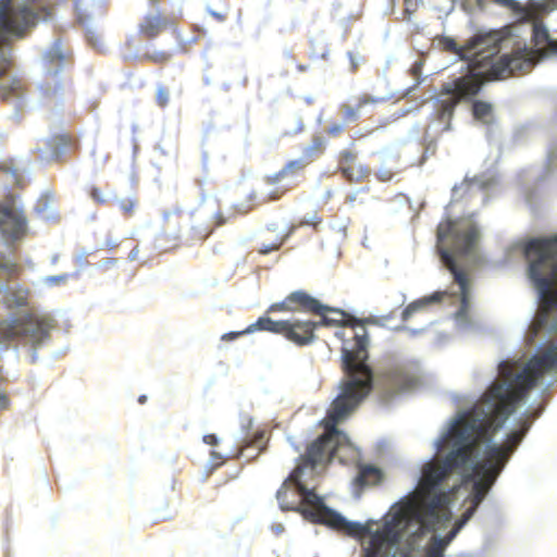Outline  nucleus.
<instances>
[{
	"instance_id": "nucleus-45",
	"label": "nucleus",
	"mask_w": 557,
	"mask_h": 557,
	"mask_svg": "<svg viewBox=\"0 0 557 557\" xmlns=\"http://www.w3.org/2000/svg\"><path fill=\"white\" fill-rule=\"evenodd\" d=\"M276 194H277V191H272V190H271V191H269V197H270V198H275V197H276Z\"/></svg>"
},
{
	"instance_id": "nucleus-15",
	"label": "nucleus",
	"mask_w": 557,
	"mask_h": 557,
	"mask_svg": "<svg viewBox=\"0 0 557 557\" xmlns=\"http://www.w3.org/2000/svg\"><path fill=\"white\" fill-rule=\"evenodd\" d=\"M356 480L360 485H375L382 481V472L374 466H363L359 468Z\"/></svg>"
},
{
	"instance_id": "nucleus-4",
	"label": "nucleus",
	"mask_w": 557,
	"mask_h": 557,
	"mask_svg": "<svg viewBox=\"0 0 557 557\" xmlns=\"http://www.w3.org/2000/svg\"><path fill=\"white\" fill-rule=\"evenodd\" d=\"M481 234L471 218L460 220L447 219L437 227V251L443 265L451 273L456 290L435 292L409 304L403 311V319L408 320L413 313L423 311L431 305L450 301L458 307L455 312L457 325L472 330L470 315L472 283L466 269L482 264L480 251Z\"/></svg>"
},
{
	"instance_id": "nucleus-9",
	"label": "nucleus",
	"mask_w": 557,
	"mask_h": 557,
	"mask_svg": "<svg viewBox=\"0 0 557 557\" xmlns=\"http://www.w3.org/2000/svg\"><path fill=\"white\" fill-rule=\"evenodd\" d=\"M496 184L497 181L494 175L474 176L471 180L466 177L460 186L453 188V201H457L463 194H467L469 198L480 196L482 203H485L490 193L495 189Z\"/></svg>"
},
{
	"instance_id": "nucleus-8",
	"label": "nucleus",
	"mask_w": 557,
	"mask_h": 557,
	"mask_svg": "<svg viewBox=\"0 0 557 557\" xmlns=\"http://www.w3.org/2000/svg\"><path fill=\"white\" fill-rule=\"evenodd\" d=\"M257 331L284 334L287 339L298 345H306L313 341L312 325L309 322H301L299 319L273 321L269 317H260L255 323L246 327L244 333L250 334Z\"/></svg>"
},
{
	"instance_id": "nucleus-39",
	"label": "nucleus",
	"mask_w": 557,
	"mask_h": 557,
	"mask_svg": "<svg viewBox=\"0 0 557 557\" xmlns=\"http://www.w3.org/2000/svg\"><path fill=\"white\" fill-rule=\"evenodd\" d=\"M7 405H8L7 396L4 395L3 392L0 391V410L5 408Z\"/></svg>"
},
{
	"instance_id": "nucleus-12",
	"label": "nucleus",
	"mask_w": 557,
	"mask_h": 557,
	"mask_svg": "<svg viewBox=\"0 0 557 557\" xmlns=\"http://www.w3.org/2000/svg\"><path fill=\"white\" fill-rule=\"evenodd\" d=\"M42 60L50 74L57 76L62 72L67 60V54L63 51L61 41L57 40L50 49L44 53Z\"/></svg>"
},
{
	"instance_id": "nucleus-25",
	"label": "nucleus",
	"mask_w": 557,
	"mask_h": 557,
	"mask_svg": "<svg viewBox=\"0 0 557 557\" xmlns=\"http://www.w3.org/2000/svg\"><path fill=\"white\" fill-rule=\"evenodd\" d=\"M342 111L346 119L349 121H354L359 116L358 110L354 109L351 106L344 104Z\"/></svg>"
},
{
	"instance_id": "nucleus-11",
	"label": "nucleus",
	"mask_w": 557,
	"mask_h": 557,
	"mask_svg": "<svg viewBox=\"0 0 557 557\" xmlns=\"http://www.w3.org/2000/svg\"><path fill=\"white\" fill-rule=\"evenodd\" d=\"M238 444L240 446V456L246 459L256 458L265 447L264 433L261 431L247 433L239 440Z\"/></svg>"
},
{
	"instance_id": "nucleus-43",
	"label": "nucleus",
	"mask_w": 557,
	"mask_h": 557,
	"mask_svg": "<svg viewBox=\"0 0 557 557\" xmlns=\"http://www.w3.org/2000/svg\"><path fill=\"white\" fill-rule=\"evenodd\" d=\"M219 458H221V456H220L218 453H214V451H213V453L211 454V460H210V461H212V462H213V461H215V460H216V459H219Z\"/></svg>"
},
{
	"instance_id": "nucleus-26",
	"label": "nucleus",
	"mask_w": 557,
	"mask_h": 557,
	"mask_svg": "<svg viewBox=\"0 0 557 557\" xmlns=\"http://www.w3.org/2000/svg\"><path fill=\"white\" fill-rule=\"evenodd\" d=\"M341 158L342 165L352 164L357 162V156L352 151H343Z\"/></svg>"
},
{
	"instance_id": "nucleus-18",
	"label": "nucleus",
	"mask_w": 557,
	"mask_h": 557,
	"mask_svg": "<svg viewBox=\"0 0 557 557\" xmlns=\"http://www.w3.org/2000/svg\"><path fill=\"white\" fill-rule=\"evenodd\" d=\"M343 174L350 181H359L368 175L369 169L359 162L342 165Z\"/></svg>"
},
{
	"instance_id": "nucleus-20",
	"label": "nucleus",
	"mask_w": 557,
	"mask_h": 557,
	"mask_svg": "<svg viewBox=\"0 0 557 557\" xmlns=\"http://www.w3.org/2000/svg\"><path fill=\"white\" fill-rule=\"evenodd\" d=\"M67 280H69V274L62 273V274L42 276V277H40V283L44 286L52 287V286H58V285L64 284V283H66Z\"/></svg>"
},
{
	"instance_id": "nucleus-5",
	"label": "nucleus",
	"mask_w": 557,
	"mask_h": 557,
	"mask_svg": "<svg viewBox=\"0 0 557 557\" xmlns=\"http://www.w3.org/2000/svg\"><path fill=\"white\" fill-rule=\"evenodd\" d=\"M58 0H23L14 4L12 0H0V96L16 94L15 79L5 72L4 63L11 54L9 39L22 37L26 28L39 21L52 17V5Z\"/></svg>"
},
{
	"instance_id": "nucleus-14",
	"label": "nucleus",
	"mask_w": 557,
	"mask_h": 557,
	"mask_svg": "<svg viewBox=\"0 0 557 557\" xmlns=\"http://www.w3.org/2000/svg\"><path fill=\"white\" fill-rule=\"evenodd\" d=\"M157 1L158 0H151V5L154 11L147 14L139 25L140 33L150 38L156 37L168 23L166 18L162 17L159 10L156 8Z\"/></svg>"
},
{
	"instance_id": "nucleus-23",
	"label": "nucleus",
	"mask_w": 557,
	"mask_h": 557,
	"mask_svg": "<svg viewBox=\"0 0 557 557\" xmlns=\"http://www.w3.org/2000/svg\"><path fill=\"white\" fill-rule=\"evenodd\" d=\"M156 101L160 107H165L169 102V92L163 88L159 87L156 92Z\"/></svg>"
},
{
	"instance_id": "nucleus-19",
	"label": "nucleus",
	"mask_w": 557,
	"mask_h": 557,
	"mask_svg": "<svg viewBox=\"0 0 557 557\" xmlns=\"http://www.w3.org/2000/svg\"><path fill=\"white\" fill-rule=\"evenodd\" d=\"M47 145L50 149V159L57 160L64 152L67 145V138L64 135L54 136L47 140Z\"/></svg>"
},
{
	"instance_id": "nucleus-1",
	"label": "nucleus",
	"mask_w": 557,
	"mask_h": 557,
	"mask_svg": "<svg viewBox=\"0 0 557 557\" xmlns=\"http://www.w3.org/2000/svg\"><path fill=\"white\" fill-rule=\"evenodd\" d=\"M557 379V351L504 360L479 400L459 407L433 441L416 488L363 540V557H444L517 449Z\"/></svg>"
},
{
	"instance_id": "nucleus-13",
	"label": "nucleus",
	"mask_w": 557,
	"mask_h": 557,
	"mask_svg": "<svg viewBox=\"0 0 557 557\" xmlns=\"http://www.w3.org/2000/svg\"><path fill=\"white\" fill-rule=\"evenodd\" d=\"M75 9L82 24L88 26V22L104 13L103 3L100 0H75Z\"/></svg>"
},
{
	"instance_id": "nucleus-42",
	"label": "nucleus",
	"mask_w": 557,
	"mask_h": 557,
	"mask_svg": "<svg viewBox=\"0 0 557 557\" xmlns=\"http://www.w3.org/2000/svg\"><path fill=\"white\" fill-rule=\"evenodd\" d=\"M94 36H95V34H94L90 29H88V30H87V38H88V40H89L90 42H92V40H94Z\"/></svg>"
},
{
	"instance_id": "nucleus-36",
	"label": "nucleus",
	"mask_w": 557,
	"mask_h": 557,
	"mask_svg": "<svg viewBox=\"0 0 557 557\" xmlns=\"http://www.w3.org/2000/svg\"><path fill=\"white\" fill-rule=\"evenodd\" d=\"M343 128H344L343 124H341V123L339 124H335L332 127H330L329 133L334 135V134L339 133Z\"/></svg>"
},
{
	"instance_id": "nucleus-30",
	"label": "nucleus",
	"mask_w": 557,
	"mask_h": 557,
	"mask_svg": "<svg viewBox=\"0 0 557 557\" xmlns=\"http://www.w3.org/2000/svg\"><path fill=\"white\" fill-rule=\"evenodd\" d=\"M203 442L211 446H216L219 443V438L215 434H207L203 436Z\"/></svg>"
},
{
	"instance_id": "nucleus-3",
	"label": "nucleus",
	"mask_w": 557,
	"mask_h": 557,
	"mask_svg": "<svg viewBox=\"0 0 557 557\" xmlns=\"http://www.w3.org/2000/svg\"><path fill=\"white\" fill-rule=\"evenodd\" d=\"M322 423L325 432L308 446L307 455L299 456L295 469L277 491L276 499L282 510H294L313 522L357 535L363 548L364 537L377 522L373 519L366 523L347 520L326 506L324 499L308 485L307 479L318 473V468L332 459L337 458L341 462H347L359 457L358 447L346 433L338 430L339 422L331 419L330 411Z\"/></svg>"
},
{
	"instance_id": "nucleus-16",
	"label": "nucleus",
	"mask_w": 557,
	"mask_h": 557,
	"mask_svg": "<svg viewBox=\"0 0 557 557\" xmlns=\"http://www.w3.org/2000/svg\"><path fill=\"white\" fill-rule=\"evenodd\" d=\"M308 164V161L305 158H299L297 160H293L288 162L280 172L273 174L272 176L267 177L268 185H275L281 183L287 175L288 172L300 170Z\"/></svg>"
},
{
	"instance_id": "nucleus-21",
	"label": "nucleus",
	"mask_w": 557,
	"mask_h": 557,
	"mask_svg": "<svg viewBox=\"0 0 557 557\" xmlns=\"http://www.w3.org/2000/svg\"><path fill=\"white\" fill-rule=\"evenodd\" d=\"M324 145L322 137H314L312 143L304 149V157L308 162L311 157Z\"/></svg>"
},
{
	"instance_id": "nucleus-17",
	"label": "nucleus",
	"mask_w": 557,
	"mask_h": 557,
	"mask_svg": "<svg viewBox=\"0 0 557 557\" xmlns=\"http://www.w3.org/2000/svg\"><path fill=\"white\" fill-rule=\"evenodd\" d=\"M472 112L475 120L484 124H491L494 120L493 106L484 101H475L472 106Z\"/></svg>"
},
{
	"instance_id": "nucleus-24",
	"label": "nucleus",
	"mask_w": 557,
	"mask_h": 557,
	"mask_svg": "<svg viewBox=\"0 0 557 557\" xmlns=\"http://www.w3.org/2000/svg\"><path fill=\"white\" fill-rule=\"evenodd\" d=\"M89 195L90 198L98 203H104L108 200L107 196L97 187H91Z\"/></svg>"
},
{
	"instance_id": "nucleus-6",
	"label": "nucleus",
	"mask_w": 557,
	"mask_h": 557,
	"mask_svg": "<svg viewBox=\"0 0 557 557\" xmlns=\"http://www.w3.org/2000/svg\"><path fill=\"white\" fill-rule=\"evenodd\" d=\"M57 320L51 313L35 309L11 313L0 320V347L18 346L32 350V362L38 359L37 350L51 337Z\"/></svg>"
},
{
	"instance_id": "nucleus-10",
	"label": "nucleus",
	"mask_w": 557,
	"mask_h": 557,
	"mask_svg": "<svg viewBox=\"0 0 557 557\" xmlns=\"http://www.w3.org/2000/svg\"><path fill=\"white\" fill-rule=\"evenodd\" d=\"M30 290L27 287L9 282L8 284H0V301L8 309H18L29 307Z\"/></svg>"
},
{
	"instance_id": "nucleus-34",
	"label": "nucleus",
	"mask_w": 557,
	"mask_h": 557,
	"mask_svg": "<svg viewBox=\"0 0 557 557\" xmlns=\"http://www.w3.org/2000/svg\"><path fill=\"white\" fill-rule=\"evenodd\" d=\"M422 65H423L422 61H417L414 63L413 67L411 69L412 75L414 77H418L420 75V70H421Z\"/></svg>"
},
{
	"instance_id": "nucleus-27",
	"label": "nucleus",
	"mask_w": 557,
	"mask_h": 557,
	"mask_svg": "<svg viewBox=\"0 0 557 557\" xmlns=\"http://www.w3.org/2000/svg\"><path fill=\"white\" fill-rule=\"evenodd\" d=\"M289 302V299L287 298V301H283V302H278V304H273L270 308H269V312H274V311H283V310H292V308L288 307V304ZM290 304H293L290 301ZM297 305H299L298 302H296Z\"/></svg>"
},
{
	"instance_id": "nucleus-46",
	"label": "nucleus",
	"mask_w": 557,
	"mask_h": 557,
	"mask_svg": "<svg viewBox=\"0 0 557 557\" xmlns=\"http://www.w3.org/2000/svg\"><path fill=\"white\" fill-rule=\"evenodd\" d=\"M355 199H356V195H355V194H354V195H351V196H349V201H350V202L355 201Z\"/></svg>"
},
{
	"instance_id": "nucleus-7",
	"label": "nucleus",
	"mask_w": 557,
	"mask_h": 557,
	"mask_svg": "<svg viewBox=\"0 0 557 557\" xmlns=\"http://www.w3.org/2000/svg\"><path fill=\"white\" fill-rule=\"evenodd\" d=\"M26 230V219L13 198L0 203V280L11 274L16 267L12 259V244L17 240Z\"/></svg>"
},
{
	"instance_id": "nucleus-28",
	"label": "nucleus",
	"mask_w": 557,
	"mask_h": 557,
	"mask_svg": "<svg viewBox=\"0 0 557 557\" xmlns=\"http://www.w3.org/2000/svg\"><path fill=\"white\" fill-rule=\"evenodd\" d=\"M147 58L156 62H164L168 60V54L165 52L159 51L152 54H147Z\"/></svg>"
},
{
	"instance_id": "nucleus-40",
	"label": "nucleus",
	"mask_w": 557,
	"mask_h": 557,
	"mask_svg": "<svg viewBox=\"0 0 557 557\" xmlns=\"http://www.w3.org/2000/svg\"><path fill=\"white\" fill-rule=\"evenodd\" d=\"M137 255H138V249H137V248H134V249L129 252V255H128V259H129L131 261H135V260H136V258H137Z\"/></svg>"
},
{
	"instance_id": "nucleus-41",
	"label": "nucleus",
	"mask_w": 557,
	"mask_h": 557,
	"mask_svg": "<svg viewBox=\"0 0 557 557\" xmlns=\"http://www.w3.org/2000/svg\"><path fill=\"white\" fill-rule=\"evenodd\" d=\"M376 100L374 99H371V98H364V99H361L360 102H359V109L362 108L364 104L369 103V102H375Z\"/></svg>"
},
{
	"instance_id": "nucleus-50",
	"label": "nucleus",
	"mask_w": 557,
	"mask_h": 557,
	"mask_svg": "<svg viewBox=\"0 0 557 557\" xmlns=\"http://www.w3.org/2000/svg\"><path fill=\"white\" fill-rule=\"evenodd\" d=\"M144 399H145V396L140 397V398H139V401H141V403H143V401H144Z\"/></svg>"
},
{
	"instance_id": "nucleus-29",
	"label": "nucleus",
	"mask_w": 557,
	"mask_h": 557,
	"mask_svg": "<svg viewBox=\"0 0 557 557\" xmlns=\"http://www.w3.org/2000/svg\"><path fill=\"white\" fill-rule=\"evenodd\" d=\"M119 202H120L121 209L124 211H131L135 205L134 201L129 200V199H121Z\"/></svg>"
},
{
	"instance_id": "nucleus-31",
	"label": "nucleus",
	"mask_w": 557,
	"mask_h": 557,
	"mask_svg": "<svg viewBox=\"0 0 557 557\" xmlns=\"http://www.w3.org/2000/svg\"><path fill=\"white\" fill-rule=\"evenodd\" d=\"M246 333H244V330L243 331H239V332H230V333H225L223 334L222 336V339H234V338H237L242 335H245Z\"/></svg>"
},
{
	"instance_id": "nucleus-37",
	"label": "nucleus",
	"mask_w": 557,
	"mask_h": 557,
	"mask_svg": "<svg viewBox=\"0 0 557 557\" xmlns=\"http://www.w3.org/2000/svg\"><path fill=\"white\" fill-rule=\"evenodd\" d=\"M315 219V214H312V215H307L304 218V220L301 221V224L302 225H310V224H313V221Z\"/></svg>"
},
{
	"instance_id": "nucleus-22",
	"label": "nucleus",
	"mask_w": 557,
	"mask_h": 557,
	"mask_svg": "<svg viewBox=\"0 0 557 557\" xmlns=\"http://www.w3.org/2000/svg\"><path fill=\"white\" fill-rule=\"evenodd\" d=\"M289 236V233L278 237V235H276V239L277 242L273 243V244H269V245H263L260 249H259V252L262 253V255H267L271 251H275L280 248V246L284 243V240Z\"/></svg>"
},
{
	"instance_id": "nucleus-49",
	"label": "nucleus",
	"mask_w": 557,
	"mask_h": 557,
	"mask_svg": "<svg viewBox=\"0 0 557 557\" xmlns=\"http://www.w3.org/2000/svg\"><path fill=\"white\" fill-rule=\"evenodd\" d=\"M282 530H283V527H282V525H278V527L276 528V531H278V532H281Z\"/></svg>"
},
{
	"instance_id": "nucleus-44",
	"label": "nucleus",
	"mask_w": 557,
	"mask_h": 557,
	"mask_svg": "<svg viewBox=\"0 0 557 557\" xmlns=\"http://www.w3.org/2000/svg\"><path fill=\"white\" fill-rule=\"evenodd\" d=\"M348 57L350 58L351 64H352V66L355 67V66H356V64H357V62H356V59H355V58H354V55H352V52H348Z\"/></svg>"
},
{
	"instance_id": "nucleus-32",
	"label": "nucleus",
	"mask_w": 557,
	"mask_h": 557,
	"mask_svg": "<svg viewBox=\"0 0 557 557\" xmlns=\"http://www.w3.org/2000/svg\"><path fill=\"white\" fill-rule=\"evenodd\" d=\"M116 246H117V240H116V239H111V238H110V239H107V240L104 242V244L100 247V249H102V248H104V247H106V248H108V249H113V248H115Z\"/></svg>"
},
{
	"instance_id": "nucleus-2",
	"label": "nucleus",
	"mask_w": 557,
	"mask_h": 557,
	"mask_svg": "<svg viewBox=\"0 0 557 557\" xmlns=\"http://www.w3.org/2000/svg\"><path fill=\"white\" fill-rule=\"evenodd\" d=\"M288 299L292 302H298L304 310L313 312L321 318L319 322L300 320L309 322L312 325V332L320 325L344 326L335 333V336L343 342L342 364L345 376L341 381L339 392L329 409L333 421H345L373 387L380 389L383 398L388 400L419 384V376L410 373L404 366L391 368L374 379L373 371L367 362L369 339L363 321L355 319V323L347 327L343 323L345 313L342 310L324 306L302 292L292 293ZM312 336L314 337V333Z\"/></svg>"
},
{
	"instance_id": "nucleus-38",
	"label": "nucleus",
	"mask_w": 557,
	"mask_h": 557,
	"mask_svg": "<svg viewBox=\"0 0 557 557\" xmlns=\"http://www.w3.org/2000/svg\"><path fill=\"white\" fill-rule=\"evenodd\" d=\"M556 159H557L556 151H555V150H552V151L548 153V166H549V168L555 163Z\"/></svg>"
},
{
	"instance_id": "nucleus-35",
	"label": "nucleus",
	"mask_w": 557,
	"mask_h": 557,
	"mask_svg": "<svg viewBox=\"0 0 557 557\" xmlns=\"http://www.w3.org/2000/svg\"><path fill=\"white\" fill-rule=\"evenodd\" d=\"M88 256V251L86 250H82L77 256H76V259H77V262L81 263V265H84L85 263V259L86 257Z\"/></svg>"
},
{
	"instance_id": "nucleus-33",
	"label": "nucleus",
	"mask_w": 557,
	"mask_h": 557,
	"mask_svg": "<svg viewBox=\"0 0 557 557\" xmlns=\"http://www.w3.org/2000/svg\"><path fill=\"white\" fill-rule=\"evenodd\" d=\"M392 172L385 169L380 170V177L382 181H389L392 178Z\"/></svg>"
},
{
	"instance_id": "nucleus-48",
	"label": "nucleus",
	"mask_w": 557,
	"mask_h": 557,
	"mask_svg": "<svg viewBox=\"0 0 557 557\" xmlns=\"http://www.w3.org/2000/svg\"><path fill=\"white\" fill-rule=\"evenodd\" d=\"M408 331H410L412 334H417L419 332L418 330H413V329H408Z\"/></svg>"
},
{
	"instance_id": "nucleus-47",
	"label": "nucleus",
	"mask_w": 557,
	"mask_h": 557,
	"mask_svg": "<svg viewBox=\"0 0 557 557\" xmlns=\"http://www.w3.org/2000/svg\"><path fill=\"white\" fill-rule=\"evenodd\" d=\"M115 262H116V261L112 259V260L104 261V262H103V264H104V263L110 264V263H115Z\"/></svg>"
}]
</instances>
